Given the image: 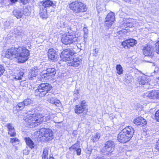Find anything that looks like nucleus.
<instances>
[{
  "instance_id": "nucleus-9",
  "label": "nucleus",
  "mask_w": 159,
  "mask_h": 159,
  "mask_svg": "<svg viewBox=\"0 0 159 159\" xmlns=\"http://www.w3.org/2000/svg\"><path fill=\"white\" fill-rule=\"evenodd\" d=\"M143 53L146 56L150 57L151 59L153 57L154 50L153 47L151 45L146 44L142 49Z\"/></svg>"
},
{
  "instance_id": "nucleus-60",
  "label": "nucleus",
  "mask_w": 159,
  "mask_h": 159,
  "mask_svg": "<svg viewBox=\"0 0 159 159\" xmlns=\"http://www.w3.org/2000/svg\"><path fill=\"white\" fill-rule=\"evenodd\" d=\"M48 159H54V158L53 157L52 155H50Z\"/></svg>"
},
{
  "instance_id": "nucleus-64",
  "label": "nucleus",
  "mask_w": 159,
  "mask_h": 159,
  "mask_svg": "<svg viewBox=\"0 0 159 159\" xmlns=\"http://www.w3.org/2000/svg\"><path fill=\"white\" fill-rule=\"evenodd\" d=\"M42 159H48V158H44L43 157H42Z\"/></svg>"
},
{
  "instance_id": "nucleus-53",
  "label": "nucleus",
  "mask_w": 159,
  "mask_h": 159,
  "mask_svg": "<svg viewBox=\"0 0 159 159\" xmlns=\"http://www.w3.org/2000/svg\"><path fill=\"white\" fill-rule=\"evenodd\" d=\"M156 148L158 151H159V139L156 144Z\"/></svg>"
},
{
  "instance_id": "nucleus-2",
  "label": "nucleus",
  "mask_w": 159,
  "mask_h": 159,
  "mask_svg": "<svg viewBox=\"0 0 159 159\" xmlns=\"http://www.w3.org/2000/svg\"><path fill=\"white\" fill-rule=\"evenodd\" d=\"M134 130L131 126H128L123 129L117 136L118 142L125 143L129 141L133 137Z\"/></svg>"
},
{
  "instance_id": "nucleus-23",
  "label": "nucleus",
  "mask_w": 159,
  "mask_h": 159,
  "mask_svg": "<svg viewBox=\"0 0 159 159\" xmlns=\"http://www.w3.org/2000/svg\"><path fill=\"white\" fill-rule=\"evenodd\" d=\"M24 140L25 141L27 145L31 149L33 148L34 146V142L32 139L29 137H26L25 138Z\"/></svg>"
},
{
  "instance_id": "nucleus-24",
  "label": "nucleus",
  "mask_w": 159,
  "mask_h": 159,
  "mask_svg": "<svg viewBox=\"0 0 159 159\" xmlns=\"http://www.w3.org/2000/svg\"><path fill=\"white\" fill-rule=\"evenodd\" d=\"M115 20L114 14L112 12L109 13L106 18L107 22H113Z\"/></svg>"
},
{
  "instance_id": "nucleus-16",
  "label": "nucleus",
  "mask_w": 159,
  "mask_h": 159,
  "mask_svg": "<svg viewBox=\"0 0 159 159\" xmlns=\"http://www.w3.org/2000/svg\"><path fill=\"white\" fill-rule=\"evenodd\" d=\"M144 96L148 97L150 99H155L159 98V91L152 90L148 92L144 93Z\"/></svg>"
},
{
  "instance_id": "nucleus-6",
  "label": "nucleus",
  "mask_w": 159,
  "mask_h": 159,
  "mask_svg": "<svg viewBox=\"0 0 159 159\" xmlns=\"http://www.w3.org/2000/svg\"><path fill=\"white\" fill-rule=\"evenodd\" d=\"M69 7L74 12L78 14L84 12L87 10L86 5L80 2H73L70 4Z\"/></svg>"
},
{
  "instance_id": "nucleus-48",
  "label": "nucleus",
  "mask_w": 159,
  "mask_h": 159,
  "mask_svg": "<svg viewBox=\"0 0 159 159\" xmlns=\"http://www.w3.org/2000/svg\"><path fill=\"white\" fill-rule=\"evenodd\" d=\"M5 71L4 67L2 65H0V72H2V74L3 75Z\"/></svg>"
},
{
  "instance_id": "nucleus-42",
  "label": "nucleus",
  "mask_w": 159,
  "mask_h": 159,
  "mask_svg": "<svg viewBox=\"0 0 159 159\" xmlns=\"http://www.w3.org/2000/svg\"><path fill=\"white\" fill-rule=\"evenodd\" d=\"M155 118L157 121H159V110L157 111L155 114Z\"/></svg>"
},
{
  "instance_id": "nucleus-7",
  "label": "nucleus",
  "mask_w": 159,
  "mask_h": 159,
  "mask_svg": "<svg viewBox=\"0 0 159 159\" xmlns=\"http://www.w3.org/2000/svg\"><path fill=\"white\" fill-rule=\"evenodd\" d=\"M39 134L42 137L45 142L51 140L53 138V133L50 129L43 128L39 130Z\"/></svg>"
},
{
  "instance_id": "nucleus-5",
  "label": "nucleus",
  "mask_w": 159,
  "mask_h": 159,
  "mask_svg": "<svg viewBox=\"0 0 159 159\" xmlns=\"http://www.w3.org/2000/svg\"><path fill=\"white\" fill-rule=\"evenodd\" d=\"M115 148L114 142L112 141L108 140L105 143L104 146L102 148L100 152L104 155L111 156L113 154V152Z\"/></svg>"
},
{
  "instance_id": "nucleus-20",
  "label": "nucleus",
  "mask_w": 159,
  "mask_h": 159,
  "mask_svg": "<svg viewBox=\"0 0 159 159\" xmlns=\"http://www.w3.org/2000/svg\"><path fill=\"white\" fill-rule=\"evenodd\" d=\"M25 107V106L23 102H19L16 106L13 107V112L16 113L17 112L23 109Z\"/></svg>"
},
{
  "instance_id": "nucleus-52",
  "label": "nucleus",
  "mask_w": 159,
  "mask_h": 159,
  "mask_svg": "<svg viewBox=\"0 0 159 159\" xmlns=\"http://www.w3.org/2000/svg\"><path fill=\"white\" fill-rule=\"evenodd\" d=\"M159 72V68L158 67H156L155 68V70L153 71V73L155 74H158Z\"/></svg>"
},
{
  "instance_id": "nucleus-33",
  "label": "nucleus",
  "mask_w": 159,
  "mask_h": 159,
  "mask_svg": "<svg viewBox=\"0 0 159 159\" xmlns=\"http://www.w3.org/2000/svg\"><path fill=\"white\" fill-rule=\"evenodd\" d=\"M48 148H45L43 150L42 157H43L44 158H48Z\"/></svg>"
},
{
  "instance_id": "nucleus-58",
  "label": "nucleus",
  "mask_w": 159,
  "mask_h": 159,
  "mask_svg": "<svg viewBox=\"0 0 159 159\" xmlns=\"http://www.w3.org/2000/svg\"><path fill=\"white\" fill-rule=\"evenodd\" d=\"M132 25V23H129L128 24H127V25L126 26L127 27H131L133 26V25Z\"/></svg>"
},
{
  "instance_id": "nucleus-49",
  "label": "nucleus",
  "mask_w": 159,
  "mask_h": 159,
  "mask_svg": "<svg viewBox=\"0 0 159 159\" xmlns=\"http://www.w3.org/2000/svg\"><path fill=\"white\" fill-rule=\"evenodd\" d=\"M21 3H22L23 4L25 5L28 3L29 0H20Z\"/></svg>"
},
{
  "instance_id": "nucleus-50",
  "label": "nucleus",
  "mask_w": 159,
  "mask_h": 159,
  "mask_svg": "<svg viewBox=\"0 0 159 159\" xmlns=\"http://www.w3.org/2000/svg\"><path fill=\"white\" fill-rule=\"evenodd\" d=\"M98 48H96L94 49L93 50V56H96L97 54L98 53Z\"/></svg>"
},
{
  "instance_id": "nucleus-18",
  "label": "nucleus",
  "mask_w": 159,
  "mask_h": 159,
  "mask_svg": "<svg viewBox=\"0 0 159 159\" xmlns=\"http://www.w3.org/2000/svg\"><path fill=\"white\" fill-rule=\"evenodd\" d=\"M134 123L138 125L144 126L147 124V121L143 117L139 116L136 118L134 120Z\"/></svg>"
},
{
  "instance_id": "nucleus-34",
  "label": "nucleus",
  "mask_w": 159,
  "mask_h": 159,
  "mask_svg": "<svg viewBox=\"0 0 159 159\" xmlns=\"http://www.w3.org/2000/svg\"><path fill=\"white\" fill-rule=\"evenodd\" d=\"M79 143L77 141L75 144L73 145L69 148V149L71 151L72 149L76 150L79 147Z\"/></svg>"
},
{
  "instance_id": "nucleus-10",
  "label": "nucleus",
  "mask_w": 159,
  "mask_h": 159,
  "mask_svg": "<svg viewBox=\"0 0 159 159\" xmlns=\"http://www.w3.org/2000/svg\"><path fill=\"white\" fill-rule=\"evenodd\" d=\"M40 71V68L37 66L32 67L28 73L27 76L28 79L30 80H34Z\"/></svg>"
},
{
  "instance_id": "nucleus-19",
  "label": "nucleus",
  "mask_w": 159,
  "mask_h": 159,
  "mask_svg": "<svg viewBox=\"0 0 159 159\" xmlns=\"http://www.w3.org/2000/svg\"><path fill=\"white\" fill-rule=\"evenodd\" d=\"M41 7L44 8L49 7L51 6H54L55 4L53 3L52 1L50 0H43L41 2Z\"/></svg>"
},
{
  "instance_id": "nucleus-62",
  "label": "nucleus",
  "mask_w": 159,
  "mask_h": 159,
  "mask_svg": "<svg viewBox=\"0 0 159 159\" xmlns=\"http://www.w3.org/2000/svg\"><path fill=\"white\" fill-rule=\"evenodd\" d=\"M63 25H60V27L61 28H64L65 27L64 23H63Z\"/></svg>"
},
{
  "instance_id": "nucleus-3",
  "label": "nucleus",
  "mask_w": 159,
  "mask_h": 159,
  "mask_svg": "<svg viewBox=\"0 0 159 159\" xmlns=\"http://www.w3.org/2000/svg\"><path fill=\"white\" fill-rule=\"evenodd\" d=\"M67 29L66 32L68 33V34L62 36L61 38L62 42L65 45L76 44L78 41V38L76 37L75 33L71 31L69 28Z\"/></svg>"
},
{
  "instance_id": "nucleus-44",
  "label": "nucleus",
  "mask_w": 159,
  "mask_h": 159,
  "mask_svg": "<svg viewBox=\"0 0 159 159\" xmlns=\"http://www.w3.org/2000/svg\"><path fill=\"white\" fill-rule=\"evenodd\" d=\"M7 127L8 129V131L14 129V128L11 125V124L10 123L7 124Z\"/></svg>"
},
{
  "instance_id": "nucleus-29",
  "label": "nucleus",
  "mask_w": 159,
  "mask_h": 159,
  "mask_svg": "<svg viewBox=\"0 0 159 159\" xmlns=\"http://www.w3.org/2000/svg\"><path fill=\"white\" fill-rule=\"evenodd\" d=\"M23 102L25 106L30 105L33 104V101L30 98H27L25 99L23 101Z\"/></svg>"
},
{
  "instance_id": "nucleus-51",
  "label": "nucleus",
  "mask_w": 159,
  "mask_h": 159,
  "mask_svg": "<svg viewBox=\"0 0 159 159\" xmlns=\"http://www.w3.org/2000/svg\"><path fill=\"white\" fill-rule=\"evenodd\" d=\"M40 104L36 105L34 106V110L36 111L37 110L38 111H39V107H40Z\"/></svg>"
},
{
  "instance_id": "nucleus-36",
  "label": "nucleus",
  "mask_w": 159,
  "mask_h": 159,
  "mask_svg": "<svg viewBox=\"0 0 159 159\" xmlns=\"http://www.w3.org/2000/svg\"><path fill=\"white\" fill-rule=\"evenodd\" d=\"M22 13H23V15L24 14L25 16H28L30 15L31 11L28 9L25 8L24 9Z\"/></svg>"
},
{
  "instance_id": "nucleus-12",
  "label": "nucleus",
  "mask_w": 159,
  "mask_h": 159,
  "mask_svg": "<svg viewBox=\"0 0 159 159\" xmlns=\"http://www.w3.org/2000/svg\"><path fill=\"white\" fill-rule=\"evenodd\" d=\"M87 104L84 100L81 102L80 105H76L75 107V111L76 114L82 113L86 110Z\"/></svg>"
},
{
  "instance_id": "nucleus-15",
  "label": "nucleus",
  "mask_w": 159,
  "mask_h": 159,
  "mask_svg": "<svg viewBox=\"0 0 159 159\" xmlns=\"http://www.w3.org/2000/svg\"><path fill=\"white\" fill-rule=\"evenodd\" d=\"M48 57L49 60L52 61H57L58 59V55L56 51L52 48H50L48 51Z\"/></svg>"
},
{
  "instance_id": "nucleus-4",
  "label": "nucleus",
  "mask_w": 159,
  "mask_h": 159,
  "mask_svg": "<svg viewBox=\"0 0 159 159\" xmlns=\"http://www.w3.org/2000/svg\"><path fill=\"white\" fill-rule=\"evenodd\" d=\"M17 59L19 63H23L29 59V51L25 47H20L17 48Z\"/></svg>"
},
{
  "instance_id": "nucleus-8",
  "label": "nucleus",
  "mask_w": 159,
  "mask_h": 159,
  "mask_svg": "<svg viewBox=\"0 0 159 159\" xmlns=\"http://www.w3.org/2000/svg\"><path fill=\"white\" fill-rule=\"evenodd\" d=\"M71 51V49L68 48L65 49L61 53L60 57L62 60L63 61H70L72 58L73 56L75 54V52H76L75 49Z\"/></svg>"
},
{
  "instance_id": "nucleus-37",
  "label": "nucleus",
  "mask_w": 159,
  "mask_h": 159,
  "mask_svg": "<svg viewBox=\"0 0 159 159\" xmlns=\"http://www.w3.org/2000/svg\"><path fill=\"white\" fill-rule=\"evenodd\" d=\"M40 75L42 79H44L45 80L48 79V77L49 76V75L47 72L46 73L43 72V73L41 74Z\"/></svg>"
},
{
  "instance_id": "nucleus-46",
  "label": "nucleus",
  "mask_w": 159,
  "mask_h": 159,
  "mask_svg": "<svg viewBox=\"0 0 159 159\" xmlns=\"http://www.w3.org/2000/svg\"><path fill=\"white\" fill-rule=\"evenodd\" d=\"M55 99L56 98H51L49 100V102L52 104H53V103H54L55 101Z\"/></svg>"
},
{
  "instance_id": "nucleus-61",
  "label": "nucleus",
  "mask_w": 159,
  "mask_h": 159,
  "mask_svg": "<svg viewBox=\"0 0 159 159\" xmlns=\"http://www.w3.org/2000/svg\"><path fill=\"white\" fill-rule=\"evenodd\" d=\"M157 83L159 86V77L157 78Z\"/></svg>"
},
{
  "instance_id": "nucleus-35",
  "label": "nucleus",
  "mask_w": 159,
  "mask_h": 159,
  "mask_svg": "<svg viewBox=\"0 0 159 159\" xmlns=\"http://www.w3.org/2000/svg\"><path fill=\"white\" fill-rule=\"evenodd\" d=\"M24 73L23 72L20 71L18 74L17 75L14 77L15 79L17 80H21L22 77H23Z\"/></svg>"
},
{
  "instance_id": "nucleus-25",
  "label": "nucleus",
  "mask_w": 159,
  "mask_h": 159,
  "mask_svg": "<svg viewBox=\"0 0 159 159\" xmlns=\"http://www.w3.org/2000/svg\"><path fill=\"white\" fill-rule=\"evenodd\" d=\"M46 71L49 76H54L56 74V70L54 68L48 67Z\"/></svg>"
},
{
  "instance_id": "nucleus-13",
  "label": "nucleus",
  "mask_w": 159,
  "mask_h": 159,
  "mask_svg": "<svg viewBox=\"0 0 159 159\" xmlns=\"http://www.w3.org/2000/svg\"><path fill=\"white\" fill-rule=\"evenodd\" d=\"M17 48H12L9 49L5 53L6 57L11 59L14 58H17L18 54H17Z\"/></svg>"
},
{
  "instance_id": "nucleus-14",
  "label": "nucleus",
  "mask_w": 159,
  "mask_h": 159,
  "mask_svg": "<svg viewBox=\"0 0 159 159\" xmlns=\"http://www.w3.org/2000/svg\"><path fill=\"white\" fill-rule=\"evenodd\" d=\"M137 43L136 40L134 39H130L123 42L121 45L125 49L130 48L131 47H133Z\"/></svg>"
},
{
  "instance_id": "nucleus-31",
  "label": "nucleus",
  "mask_w": 159,
  "mask_h": 159,
  "mask_svg": "<svg viewBox=\"0 0 159 159\" xmlns=\"http://www.w3.org/2000/svg\"><path fill=\"white\" fill-rule=\"evenodd\" d=\"M40 90V89H39V86H38V89L35 90L34 92V94L36 96H39L41 97H43L44 96L43 94L42 93V91Z\"/></svg>"
},
{
  "instance_id": "nucleus-39",
  "label": "nucleus",
  "mask_w": 159,
  "mask_h": 159,
  "mask_svg": "<svg viewBox=\"0 0 159 159\" xmlns=\"http://www.w3.org/2000/svg\"><path fill=\"white\" fill-rule=\"evenodd\" d=\"M8 134L11 137L15 136L16 135V133L15 129L8 131Z\"/></svg>"
},
{
  "instance_id": "nucleus-1",
  "label": "nucleus",
  "mask_w": 159,
  "mask_h": 159,
  "mask_svg": "<svg viewBox=\"0 0 159 159\" xmlns=\"http://www.w3.org/2000/svg\"><path fill=\"white\" fill-rule=\"evenodd\" d=\"M27 116L24 121V124L27 126L33 128L41 124L44 121V117L41 114L34 111H28Z\"/></svg>"
},
{
  "instance_id": "nucleus-59",
  "label": "nucleus",
  "mask_w": 159,
  "mask_h": 159,
  "mask_svg": "<svg viewBox=\"0 0 159 159\" xmlns=\"http://www.w3.org/2000/svg\"><path fill=\"white\" fill-rule=\"evenodd\" d=\"M91 152V150L88 149L86 151V153L88 154H90Z\"/></svg>"
},
{
  "instance_id": "nucleus-22",
  "label": "nucleus",
  "mask_w": 159,
  "mask_h": 159,
  "mask_svg": "<svg viewBox=\"0 0 159 159\" xmlns=\"http://www.w3.org/2000/svg\"><path fill=\"white\" fill-rule=\"evenodd\" d=\"M39 14L40 16L42 18H47L48 17L47 9L40 7V8Z\"/></svg>"
},
{
  "instance_id": "nucleus-38",
  "label": "nucleus",
  "mask_w": 159,
  "mask_h": 159,
  "mask_svg": "<svg viewBox=\"0 0 159 159\" xmlns=\"http://www.w3.org/2000/svg\"><path fill=\"white\" fill-rule=\"evenodd\" d=\"M12 23L10 21H6L4 23L5 28H9L11 27V25L12 24Z\"/></svg>"
},
{
  "instance_id": "nucleus-40",
  "label": "nucleus",
  "mask_w": 159,
  "mask_h": 159,
  "mask_svg": "<svg viewBox=\"0 0 159 159\" xmlns=\"http://www.w3.org/2000/svg\"><path fill=\"white\" fill-rule=\"evenodd\" d=\"M155 48L156 52L159 54V41L156 43Z\"/></svg>"
},
{
  "instance_id": "nucleus-43",
  "label": "nucleus",
  "mask_w": 159,
  "mask_h": 159,
  "mask_svg": "<svg viewBox=\"0 0 159 159\" xmlns=\"http://www.w3.org/2000/svg\"><path fill=\"white\" fill-rule=\"evenodd\" d=\"M60 101L59 100L56 98L54 103L53 104L55 105L56 106L59 107L60 105Z\"/></svg>"
},
{
  "instance_id": "nucleus-47",
  "label": "nucleus",
  "mask_w": 159,
  "mask_h": 159,
  "mask_svg": "<svg viewBox=\"0 0 159 159\" xmlns=\"http://www.w3.org/2000/svg\"><path fill=\"white\" fill-rule=\"evenodd\" d=\"M77 152V154L78 155H80L81 154V149L80 148H79L76 149L75 150Z\"/></svg>"
},
{
  "instance_id": "nucleus-56",
  "label": "nucleus",
  "mask_w": 159,
  "mask_h": 159,
  "mask_svg": "<svg viewBox=\"0 0 159 159\" xmlns=\"http://www.w3.org/2000/svg\"><path fill=\"white\" fill-rule=\"evenodd\" d=\"M87 35L84 34V40L85 42H86L87 41Z\"/></svg>"
},
{
  "instance_id": "nucleus-28",
  "label": "nucleus",
  "mask_w": 159,
  "mask_h": 159,
  "mask_svg": "<svg viewBox=\"0 0 159 159\" xmlns=\"http://www.w3.org/2000/svg\"><path fill=\"white\" fill-rule=\"evenodd\" d=\"M100 137V134L97 133L94 136H93L91 138V140L93 142H96L99 140Z\"/></svg>"
},
{
  "instance_id": "nucleus-30",
  "label": "nucleus",
  "mask_w": 159,
  "mask_h": 159,
  "mask_svg": "<svg viewBox=\"0 0 159 159\" xmlns=\"http://www.w3.org/2000/svg\"><path fill=\"white\" fill-rule=\"evenodd\" d=\"M73 44L74 45L73 46H71V47L70 49H71V51L74 50V49H75V50L76 51V52H75V54L79 52L81 49L80 48H79V46H77V45L75 44Z\"/></svg>"
},
{
  "instance_id": "nucleus-41",
  "label": "nucleus",
  "mask_w": 159,
  "mask_h": 159,
  "mask_svg": "<svg viewBox=\"0 0 159 159\" xmlns=\"http://www.w3.org/2000/svg\"><path fill=\"white\" fill-rule=\"evenodd\" d=\"M19 139L16 137L10 139V142L11 143H16L17 142H19Z\"/></svg>"
},
{
  "instance_id": "nucleus-21",
  "label": "nucleus",
  "mask_w": 159,
  "mask_h": 159,
  "mask_svg": "<svg viewBox=\"0 0 159 159\" xmlns=\"http://www.w3.org/2000/svg\"><path fill=\"white\" fill-rule=\"evenodd\" d=\"M138 81L140 85H148V81L147 80V77L145 75L139 77L138 78Z\"/></svg>"
},
{
  "instance_id": "nucleus-63",
  "label": "nucleus",
  "mask_w": 159,
  "mask_h": 159,
  "mask_svg": "<svg viewBox=\"0 0 159 159\" xmlns=\"http://www.w3.org/2000/svg\"><path fill=\"white\" fill-rule=\"evenodd\" d=\"M77 46H79V48H81V46H80V44H79L77 45Z\"/></svg>"
},
{
  "instance_id": "nucleus-17",
  "label": "nucleus",
  "mask_w": 159,
  "mask_h": 159,
  "mask_svg": "<svg viewBox=\"0 0 159 159\" xmlns=\"http://www.w3.org/2000/svg\"><path fill=\"white\" fill-rule=\"evenodd\" d=\"M82 60L78 58H74L73 57L67 62V65L69 66H72L74 67H78L82 62Z\"/></svg>"
},
{
  "instance_id": "nucleus-45",
  "label": "nucleus",
  "mask_w": 159,
  "mask_h": 159,
  "mask_svg": "<svg viewBox=\"0 0 159 159\" xmlns=\"http://www.w3.org/2000/svg\"><path fill=\"white\" fill-rule=\"evenodd\" d=\"M113 22H107L106 21L105 24L107 27L108 28H110L113 24Z\"/></svg>"
},
{
  "instance_id": "nucleus-26",
  "label": "nucleus",
  "mask_w": 159,
  "mask_h": 159,
  "mask_svg": "<svg viewBox=\"0 0 159 159\" xmlns=\"http://www.w3.org/2000/svg\"><path fill=\"white\" fill-rule=\"evenodd\" d=\"M13 15L17 18H21L23 15V13L19 9L14 10L13 11Z\"/></svg>"
},
{
  "instance_id": "nucleus-11",
  "label": "nucleus",
  "mask_w": 159,
  "mask_h": 159,
  "mask_svg": "<svg viewBox=\"0 0 159 159\" xmlns=\"http://www.w3.org/2000/svg\"><path fill=\"white\" fill-rule=\"evenodd\" d=\"M39 88L40 89L44 95H46L48 92L52 89V86L51 84L47 83H42L39 86Z\"/></svg>"
},
{
  "instance_id": "nucleus-54",
  "label": "nucleus",
  "mask_w": 159,
  "mask_h": 159,
  "mask_svg": "<svg viewBox=\"0 0 159 159\" xmlns=\"http://www.w3.org/2000/svg\"><path fill=\"white\" fill-rule=\"evenodd\" d=\"M83 31L84 32V34L87 35L88 33V29L86 27H84L83 28Z\"/></svg>"
},
{
  "instance_id": "nucleus-27",
  "label": "nucleus",
  "mask_w": 159,
  "mask_h": 159,
  "mask_svg": "<svg viewBox=\"0 0 159 159\" xmlns=\"http://www.w3.org/2000/svg\"><path fill=\"white\" fill-rule=\"evenodd\" d=\"M14 34L18 36L22 35L24 34L23 30L20 27H15L14 29Z\"/></svg>"
},
{
  "instance_id": "nucleus-57",
  "label": "nucleus",
  "mask_w": 159,
  "mask_h": 159,
  "mask_svg": "<svg viewBox=\"0 0 159 159\" xmlns=\"http://www.w3.org/2000/svg\"><path fill=\"white\" fill-rule=\"evenodd\" d=\"M10 2L12 3H15L18 1V0H9Z\"/></svg>"
},
{
  "instance_id": "nucleus-55",
  "label": "nucleus",
  "mask_w": 159,
  "mask_h": 159,
  "mask_svg": "<svg viewBox=\"0 0 159 159\" xmlns=\"http://www.w3.org/2000/svg\"><path fill=\"white\" fill-rule=\"evenodd\" d=\"M95 159H104V157L101 155H98L95 158Z\"/></svg>"
},
{
  "instance_id": "nucleus-32",
  "label": "nucleus",
  "mask_w": 159,
  "mask_h": 159,
  "mask_svg": "<svg viewBox=\"0 0 159 159\" xmlns=\"http://www.w3.org/2000/svg\"><path fill=\"white\" fill-rule=\"evenodd\" d=\"M116 70L117 71V73L119 75L122 74L123 73L122 67L120 64L117 65L116 66Z\"/></svg>"
}]
</instances>
